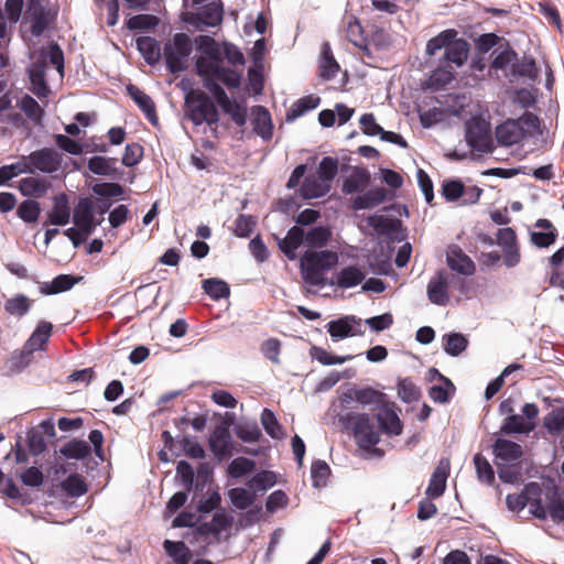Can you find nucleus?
<instances>
[{
    "label": "nucleus",
    "instance_id": "6e6552de",
    "mask_svg": "<svg viewBox=\"0 0 564 564\" xmlns=\"http://www.w3.org/2000/svg\"><path fill=\"white\" fill-rule=\"evenodd\" d=\"M33 174L39 171L44 174H53L61 169L62 154L53 148H43L24 155Z\"/></svg>",
    "mask_w": 564,
    "mask_h": 564
},
{
    "label": "nucleus",
    "instance_id": "13d9d810",
    "mask_svg": "<svg viewBox=\"0 0 564 564\" xmlns=\"http://www.w3.org/2000/svg\"><path fill=\"white\" fill-rule=\"evenodd\" d=\"M443 384L432 386L429 395L434 402L446 403L455 393V386L449 379H444Z\"/></svg>",
    "mask_w": 564,
    "mask_h": 564
},
{
    "label": "nucleus",
    "instance_id": "864d4df0",
    "mask_svg": "<svg viewBox=\"0 0 564 564\" xmlns=\"http://www.w3.org/2000/svg\"><path fill=\"white\" fill-rule=\"evenodd\" d=\"M28 74L31 83V91L40 99L48 97L51 89L45 80L46 72L28 69Z\"/></svg>",
    "mask_w": 564,
    "mask_h": 564
},
{
    "label": "nucleus",
    "instance_id": "79ce46f5",
    "mask_svg": "<svg viewBox=\"0 0 564 564\" xmlns=\"http://www.w3.org/2000/svg\"><path fill=\"white\" fill-rule=\"evenodd\" d=\"M32 307V300L24 294H17L8 299L4 303V310L8 314L15 317L25 316Z\"/></svg>",
    "mask_w": 564,
    "mask_h": 564
},
{
    "label": "nucleus",
    "instance_id": "bb28decb",
    "mask_svg": "<svg viewBox=\"0 0 564 564\" xmlns=\"http://www.w3.org/2000/svg\"><path fill=\"white\" fill-rule=\"evenodd\" d=\"M535 228H540L546 231H532L531 242L538 248H547L553 245L557 237V231L553 224L547 219H539L534 224Z\"/></svg>",
    "mask_w": 564,
    "mask_h": 564
},
{
    "label": "nucleus",
    "instance_id": "6ab92c4d",
    "mask_svg": "<svg viewBox=\"0 0 564 564\" xmlns=\"http://www.w3.org/2000/svg\"><path fill=\"white\" fill-rule=\"evenodd\" d=\"M128 95L131 99L138 105V107L143 111L145 118L153 124L156 126L159 122V118L155 110V105L152 98L142 91L139 87L134 85L127 86Z\"/></svg>",
    "mask_w": 564,
    "mask_h": 564
},
{
    "label": "nucleus",
    "instance_id": "58836bf2",
    "mask_svg": "<svg viewBox=\"0 0 564 564\" xmlns=\"http://www.w3.org/2000/svg\"><path fill=\"white\" fill-rule=\"evenodd\" d=\"M343 26L346 29V37L350 43L357 47H361L365 44L364 29L355 15L344 17Z\"/></svg>",
    "mask_w": 564,
    "mask_h": 564
},
{
    "label": "nucleus",
    "instance_id": "473e14b6",
    "mask_svg": "<svg viewBox=\"0 0 564 564\" xmlns=\"http://www.w3.org/2000/svg\"><path fill=\"white\" fill-rule=\"evenodd\" d=\"M26 19L31 22L30 31L32 35H42L48 23L45 8L39 3H31L26 11Z\"/></svg>",
    "mask_w": 564,
    "mask_h": 564
},
{
    "label": "nucleus",
    "instance_id": "4be33fe9",
    "mask_svg": "<svg viewBox=\"0 0 564 564\" xmlns=\"http://www.w3.org/2000/svg\"><path fill=\"white\" fill-rule=\"evenodd\" d=\"M492 54L494 58L490 64V69L496 72L501 70L505 75L506 73H509L517 57V52L511 47L509 42L505 41V43L500 44Z\"/></svg>",
    "mask_w": 564,
    "mask_h": 564
},
{
    "label": "nucleus",
    "instance_id": "4d7b16f0",
    "mask_svg": "<svg viewBox=\"0 0 564 564\" xmlns=\"http://www.w3.org/2000/svg\"><path fill=\"white\" fill-rule=\"evenodd\" d=\"M40 214L41 205L34 199L23 200L17 209L18 217L21 218L24 223L37 221Z\"/></svg>",
    "mask_w": 564,
    "mask_h": 564
},
{
    "label": "nucleus",
    "instance_id": "72a5a7b5",
    "mask_svg": "<svg viewBox=\"0 0 564 564\" xmlns=\"http://www.w3.org/2000/svg\"><path fill=\"white\" fill-rule=\"evenodd\" d=\"M319 76L324 80H330L336 77L339 70V64L336 62L330 45L328 43H324L322 46V54L319 61Z\"/></svg>",
    "mask_w": 564,
    "mask_h": 564
},
{
    "label": "nucleus",
    "instance_id": "1a4fd4ad",
    "mask_svg": "<svg viewBox=\"0 0 564 564\" xmlns=\"http://www.w3.org/2000/svg\"><path fill=\"white\" fill-rule=\"evenodd\" d=\"M326 329L334 341H339L347 337L362 336V319L355 315H346L333 319L326 324Z\"/></svg>",
    "mask_w": 564,
    "mask_h": 564
},
{
    "label": "nucleus",
    "instance_id": "9d476101",
    "mask_svg": "<svg viewBox=\"0 0 564 564\" xmlns=\"http://www.w3.org/2000/svg\"><path fill=\"white\" fill-rule=\"evenodd\" d=\"M95 207L90 198L79 199L73 215V221L77 228L85 231L86 235H91L99 221H95Z\"/></svg>",
    "mask_w": 564,
    "mask_h": 564
},
{
    "label": "nucleus",
    "instance_id": "7ed1b4c3",
    "mask_svg": "<svg viewBox=\"0 0 564 564\" xmlns=\"http://www.w3.org/2000/svg\"><path fill=\"white\" fill-rule=\"evenodd\" d=\"M346 429L352 431L357 445L362 449H370L380 442L379 432L367 413L348 412L339 417Z\"/></svg>",
    "mask_w": 564,
    "mask_h": 564
},
{
    "label": "nucleus",
    "instance_id": "0e129e2a",
    "mask_svg": "<svg viewBox=\"0 0 564 564\" xmlns=\"http://www.w3.org/2000/svg\"><path fill=\"white\" fill-rule=\"evenodd\" d=\"M256 463L246 457H237L228 466V473L232 478H240L253 471Z\"/></svg>",
    "mask_w": 564,
    "mask_h": 564
},
{
    "label": "nucleus",
    "instance_id": "c03bdc74",
    "mask_svg": "<svg viewBox=\"0 0 564 564\" xmlns=\"http://www.w3.org/2000/svg\"><path fill=\"white\" fill-rule=\"evenodd\" d=\"M117 159L105 156H93L88 160V169L91 173L102 176H115Z\"/></svg>",
    "mask_w": 564,
    "mask_h": 564
},
{
    "label": "nucleus",
    "instance_id": "2eb2a0df",
    "mask_svg": "<svg viewBox=\"0 0 564 564\" xmlns=\"http://www.w3.org/2000/svg\"><path fill=\"white\" fill-rule=\"evenodd\" d=\"M492 452L496 456L498 467L519 460L523 454L521 445L506 438H497L492 445Z\"/></svg>",
    "mask_w": 564,
    "mask_h": 564
},
{
    "label": "nucleus",
    "instance_id": "a18cd8bd",
    "mask_svg": "<svg viewBox=\"0 0 564 564\" xmlns=\"http://www.w3.org/2000/svg\"><path fill=\"white\" fill-rule=\"evenodd\" d=\"M23 173L33 174V170L30 164H28L25 156H22V159L15 163L0 167V185H7L10 180Z\"/></svg>",
    "mask_w": 564,
    "mask_h": 564
},
{
    "label": "nucleus",
    "instance_id": "5701e85b",
    "mask_svg": "<svg viewBox=\"0 0 564 564\" xmlns=\"http://www.w3.org/2000/svg\"><path fill=\"white\" fill-rule=\"evenodd\" d=\"M470 46L469 43L457 36L452 40L447 50L444 52V62L446 65L453 64L455 67H460L465 64L468 57Z\"/></svg>",
    "mask_w": 564,
    "mask_h": 564
},
{
    "label": "nucleus",
    "instance_id": "338daca9",
    "mask_svg": "<svg viewBox=\"0 0 564 564\" xmlns=\"http://www.w3.org/2000/svg\"><path fill=\"white\" fill-rule=\"evenodd\" d=\"M338 172V162L336 159L325 156L318 164L316 176L321 177L327 184L332 185V181Z\"/></svg>",
    "mask_w": 564,
    "mask_h": 564
},
{
    "label": "nucleus",
    "instance_id": "680f3d73",
    "mask_svg": "<svg viewBox=\"0 0 564 564\" xmlns=\"http://www.w3.org/2000/svg\"><path fill=\"white\" fill-rule=\"evenodd\" d=\"M257 226V218L251 215L240 214L235 220L234 234L240 238H248Z\"/></svg>",
    "mask_w": 564,
    "mask_h": 564
},
{
    "label": "nucleus",
    "instance_id": "de8ad7c7",
    "mask_svg": "<svg viewBox=\"0 0 564 564\" xmlns=\"http://www.w3.org/2000/svg\"><path fill=\"white\" fill-rule=\"evenodd\" d=\"M543 426L553 436L561 434L564 431V406L551 410L543 417Z\"/></svg>",
    "mask_w": 564,
    "mask_h": 564
},
{
    "label": "nucleus",
    "instance_id": "412c9836",
    "mask_svg": "<svg viewBox=\"0 0 564 564\" xmlns=\"http://www.w3.org/2000/svg\"><path fill=\"white\" fill-rule=\"evenodd\" d=\"M447 265L453 270L464 275H471L475 272V263L473 260L463 252V250L453 246L447 252Z\"/></svg>",
    "mask_w": 564,
    "mask_h": 564
},
{
    "label": "nucleus",
    "instance_id": "f3484780",
    "mask_svg": "<svg viewBox=\"0 0 564 564\" xmlns=\"http://www.w3.org/2000/svg\"><path fill=\"white\" fill-rule=\"evenodd\" d=\"M427 297L431 303L445 306L449 302L448 282L444 271H438L427 284Z\"/></svg>",
    "mask_w": 564,
    "mask_h": 564
},
{
    "label": "nucleus",
    "instance_id": "603ef678",
    "mask_svg": "<svg viewBox=\"0 0 564 564\" xmlns=\"http://www.w3.org/2000/svg\"><path fill=\"white\" fill-rule=\"evenodd\" d=\"M62 488L72 498H78L88 490L87 485L79 474H70L62 481Z\"/></svg>",
    "mask_w": 564,
    "mask_h": 564
},
{
    "label": "nucleus",
    "instance_id": "a211bd4d",
    "mask_svg": "<svg viewBox=\"0 0 564 564\" xmlns=\"http://www.w3.org/2000/svg\"><path fill=\"white\" fill-rule=\"evenodd\" d=\"M449 471V460L446 458H442L437 465V467L434 469L427 489H426V496L429 498H438L441 497L446 488V479Z\"/></svg>",
    "mask_w": 564,
    "mask_h": 564
},
{
    "label": "nucleus",
    "instance_id": "774afa93",
    "mask_svg": "<svg viewBox=\"0 0 564 564\" xmlns=\"http://www.w3.org/2000/svg\"><path fill=\"white\" fill-rule=\"evenodd\" d=\"M221 110L230 116L231 120L238 126L242 127L247 122V108L238 104L237 101L229 100L227 104L223 105L220 107Z\"/></svg>",
    "mask_w": 564,
    "mask_h": 564
},
{
    "label": "nucleus",
    "instance_id": "aec40b11",
    "mask_svg": "<svg viewBox=\"0 0 564 564\" xmlns=\"http://www.w3.org/2000/svg\"><path fill=\"white\" fill-rule=\"evenodd\" d=\"M53 332V325L50 322L41 321L29 339L23 346V350L28 354H32L36 350L44 349Z\"/></svg>",
    "mask_w": 564,
    "mask_h": 564
},
{
    "label": "nucleus",
    "instance_id": "3c124183",
    "mask_svg": "<svg viewBox=\"0 0 564 564\" xmlns=\"http://www.w3.org/2000/svg\"><path fill=\"white\" fill-rule=\"evenodd\" d=\"M20 109L34 123H40L44 116V111L39 102L30 95L22 96L19 102Z\"/></svg>",
    "mask_w": 564,
    "mask_h": 564
},
{
    "label": "nucleus",
    "instance_id": "c85d7f7f",
    "mask_svg": "<svg viewBox=\"0 0 564 564\" xmlns=\"http://www.w3.org/2000/svg\"><path fill=\"white\" fill-rule=\"evenodd\" d=\"M330 191V184H327L315 174L308 175L304 178L300 188L301 195L305 199L321 198Z\"/></svg>",
    "mask_w": 564,
    "mask_h": 564
},
{
    "label": "nucleus",
    "instance_id": "09e8293b",
    "mask_svg": "<svg viewBox=\"0 0 564 564\" xmlns=\"http://www.w3.org/2000/svg\"><path fill=\"white\" fill-rule=\"evenodd\" d=\"M310 356L312 359L317 360L324 366L341 365L348 360H351L354 356H335L329 354L326 349L317 346H312L310 349Z\"/></svg>",
    "mask_w": 564,
    "mask_h": 564
},
{
    "label": "nucleus",
    "instance_id": "2f4dec72",
    "mask_svg": "<svg viewBox=\"0 0 564 564\" xmlns=\"http://www.w3.org/2000/svg\"><path fill=\"white\" fill-rule=\"evenodd\" d=\"M137 48L149 65H155L161 59L163 53L159 42L151 36H140L137 39Z\"/></svg>",
    "mask_w": 564,
    "mask_h": 564
},
{
    "label": "nucleus",
    "instance_id": "f257e3e1",
    "mask_svg": "<svg viewBox=\"0 0 564 564\" xmlns=\"http://www.w3.org/2000/svg\"><path fill=\"white\" fill-rule=\"evenodd\" d=\"M338 263V254L330 250L306 251L300 260L303 281L313 286H324L325 273Z\"/></svg>",
    "mask_w": 564,
    "mask_h": 564
},
{
    "label": "nucleus",
    "instance_id": "9b49d317",
    "mask_svg": "<svg viewBox=\"0 0 564 564\" xmlns=\"http://www.w3.org/2000/svg\"><path fill=\"white\" fill-rule=\"evenodd\" d=\"M377 421L382 433L390 436H398L402 433L403 426L393 403H382L377 413Z\"/></svg>",
    "mask_w": 564,
    "mask_h": 564
},
{
    "label": "nucleus",
    "instance_id": "c756f323",
    "mask_svg": "<svg viewBox=\"0 0 564 564\" xmlns=\"http://www.w3.org/2000/svg\"><path fill=\"white\" fill-rule=\"evenodd\" d=\"M387 198V189L383 187H376L356 196L352 199L351 206L355 210H362L376 207L383 203Z\"/></svg>",
    "mask_w": 564,
    "mask_h": 564
},
{
    "label": "nucleus",
    "instance_id": "393cba45",
    "mask_svg": "<svg viewBox=\"0 0 564 564\" xmlns=\"http://www.w3.org/2000/svg\"><path fill=\"white\" fill-rule=\"evenodd\" d=\"M50 183L44 177L29 176L19 181L18 189L22 196L42 198L46 195Z\"/></svg>",
    "mask_w": 564,
    "mask_h": 564
},
{
    "label": "nucleus",
    "instance_id": "bf43d9fd",
    "mask_svg": "<svg viewBox=\"0 0 564 564\" xmlns=\"http://www.w3.org/2000/svg\"><path fill=\"white\" fill-rule=\"evenodd\" d=\"M329 236V230L322 226L313 227L306 232L304 231L305 243L310 248L324 247L327 243Z\"/></svg>",
    "mask_w": 564,
    "mask_h": 564
},
{
    "label": "nucleus",
    "instance_id": "a878e982",
    "mask_svg": "<svg viewBox=\"0 0 564 564\" xmlns=\"http://www.w3.org/2000/svg\"><path fill=\"white\" fill-rule=\"evenodd\" d=\"M80 280L82 276H75L72 274H58L51 282H42L40 284V292L44 295H54L66 292L69 291Z\"/></svg>",
    "mask_w": 564,
    "mask_h": 564
},
{
    "label": "nucleus",
    "instance_id": "e2e57ef3",
    "mask_svg": "<svg viewBox=\"0 0 564 564\" xmlns=\"http://www.w3.org/2000/svg\"><path fill=\"white\" fill-rule=\"evenodd\" d=\"M176 478L186 491L194 489L195 473L192 465L186 460H180L176 466Z\"/></svg>",
    "mask_w": 564,
    "mask_h": 564
},
{
    "label": "nucleus",
    "instance_id": "37998d69",
    "mask_svg": "<svg viewBox=\"0 0 564 564\" xmlns=\"http://www.w3.org/2000/svg\"><path fill=\"white\" fill-rule=\"evenodd\" d=\"M468 339L460 333H449L443 336V347L447 355L452 357L459 356L466 350Z\"/></svg>",
    "mask_w": 564,
    "mask_h": 564
},
{
    "label": "nucleus",
    "instance_id": "b1692460",
    "mask_svg": "<svg viewBox=\"0 0 564 564\" xmlns=\"http://www.w3.org/2000/svg\"><path fill=\"white\" fill-rule=\"evenodd\" d=\"M276 240L280 250L285 254V257L289 260H294L296 258L295 251L303 242H305L304 229L299 226H293L289 229L283 239L276 238Z\"/></svg>",
    "mask_w": 564,
    "mask_h": 564
},
{
    "label": "nucleus",
    "instance_id": "f8f14e48",
    "mask_svg": "<svg viewBox=\"0 0 564 564\" xmlns=\"http://www.w3.org/2000/svg\"><path fill=\"white\" fill-rule=\"evenodd\" d=\"M218 1L219 0H194V4L198 6L195 19L206 26L220 24L223 21V8Z\"/></svg>",
    "mask_w": 564,
    "mask_h": 564
},
{
    "label": "nucleus",
    "instance_id": "8fccbe9b",
    "mask_svg": "<svg viewBox=\"0 0 564 564\" xmlns=\"http://www.w3.org/2000/svg\"><path fill=\"white\" fill-rule=\"evenodd\" d=\"M370 182V174L367 170H357L350 175L348 178L344 181L343 192L345 194H352L365 186H367Z\"/></svg>",
    "mask_w": 564,
    "mask_h": 564
},
{
    "label": "nucleus",
    "instance_id": "0eeeda50",
    "mask_svg": "<svg viewBox=\"0 0 564 564\" xmlns=\"http://www.w3.org/2000/svg\"><path fill=\"white\" fill-rule=\"evenodd\" d=\"M466 141L480 153H491L495 149L490 123L481 118H473L466 122Z\"/></svg>",
    "mask_w": 564,
    "mask_h": 564
},
{
    "label": "nucleus",
    "instance_id": "ea45409f",
    "mask_svg": "<svg viewBox=\"0 0 564 564\" xmlns=\"http://www.w3.org/2000/svg\"><path fill=\"white\" fill-rule=\"evenodd\" d=\"M547 517L555 524H564V494L560 492L556 487L547 497Z\"/></svg>",
    "mask_w": 564,
    "mask_h": 564
},
{
    "label": "nucleus",
    "instance_id": "ddd939ff",
    "mask_svg": "<svg viewBox=\"0 0 564 564\" xmlns=\"http://www.w3.org/2000/svg\"><path fill=\"white\" fill-rule=\"evenodd\" d=\"M365 278L366 273L358 265H346L335 272L327 284L346 290L359 285Z\"/></svg>",
    "mask_w": 564,
    "mask_h": 564
},
{
    "label": "nucleus",
    "instance_id": "5fc2aeb1",
    "mask_svg": "<svg viewBox=\"0 0 564 564\" xmlns=\"http://www.w3.org/2000/svg\"><path fill=\"white\" fill-rule=\"evenodd\" d=\"M228 496L231 503L239 510L248 509L256 501V494L241 487L230 489Z\"/></svg>",
    "mask_w": 564,
    "mask_h": 564
},
{
    "label": "nucleus",
    "instance_id": "20e7f679",
    "mask_svg": "<svg viewBox=\"0 0 564 564\" xmlns=\"http://www.w3.org/2000/svg\"><path fill=\"white\" fill-rule=\"evenodd\" d=\"M185 107L188 119L195 126H200L202 123L213 126L219 121L217 107L204 91H189L185 96Z\"/></svg>",
    "mask_w": 564,
    "mask_h": 564
},
{
    "label": "nucleus",
    "instance_id": "6e6d98bb",
    "mask_svg": "<svg viewBox=\"0 0 564 564\" xmlns=\"http://www.w3.org/2000/svg\"><path fill=\"white\" fill-rule=\"evenodd\" d=\"M59 452L67 458L84 459L90 454V446L85 441L74 440L66 443Z\"/></svg>",
    "mask_w": 564,
    "mask_h": 564
},
{
    "label": "nucleus",
    "instance_id": "f03ea898",
    "mask_svg": "<svg viewBox=\"0 0 564 564\" xmlns=\"http://www.w3.org/2000/svg\"><path fill=\"white\" fill-rule=\"evenodd\" d=\"M197 75L203 79L204 87L212 94L219 107L231 100L220 83L228 89H236L240 87L242 78L241 73L229 67L218 68L215 73Z\"/></svg>",
    "mask_w": 564,
    "mask_h": 564
},
{
    "label": "nucleus",
    "instance_id": "e433bc0d",
    "mask_svg": "<svg viewBox=\"0 0 564 564\" xmlns=\"http://www.w3.org/2000/svg\"><path fill=\"white\" fill-rule=\"evenodd\" d=\"M321 98L316 95H308L297 99L286 112V120L293 121L310 110L317 108Z\"/></svg>",
    "mask_w": 564,
    "mask_h": 564
},
{
    "label": "nucleus",
    "instance_id": "4468645a",
    "mask_svg": "<svg viewBox=\"0 0 564 564\" xmlns=\"http://www.w3.org/2000/svg\"><path fill=\"white\" fill-rule=\"evenodd\" d=\"M495 135L500 145L510 147L523 140L527 135V130L520 128L514 119H509L496 128Z\"/></svg>",
    "mask_w": 564,
    "mask_h": 564
},
{
    "label": "nucleus",
    "instance_id": "c9c22d12",
    "mask_svg": "<svg viewBox=\"0 0 564 564\" xmlns=\"http://www.w3.org/2000/svg\"><path fill=\"white\" fill-rule=\"evenodd\" d=\"M535 429L534 422H525V419L519 414L508 415L501 427L500 432L503 434H528Z\"/></svg>",
    "mask_w": 564,
    "mask_h": 564
},
{
    "label": "nucleus",
    "instance_id": "69168bd1",
    "mask_svg": "<svg viewBox=\"0 0 564 564\" xmlns=\"http://www.w3.org/2000/svg\"><path fill=\"white\" fill-rule=\"evenodd\" d=\"M276 484V476L273 471L263 470L256 474L249 481L248 487L251 489H258L260 491H267Z\"/></svg>",
    "mask_w": 564,
    "mask_h": 564
},
{
    "label": "nucleus",
    "instance_id": "dca6fc26",
    "mask_svg": "<svg viewBox=\"0 0 564 564\" xmlns=\"http://www.w3.org/2000/svg\"><path fill=\"white\" fill-rule=\"evenodd\" d=\"M506 77H508L510 82L520 78L529 79L531 82L536 80L539 77V68L536 66L535 59L528 55H523L522 58L517 56L513 66L510 68V72L506 73Z\"/></svg>",
    "mask_w": 564,
    "mask_h": 564
},
{
    "label": "nucleus",
    "instance_id": "49530a36",
    "mask_svg": "<svg viewBox=\"0 0 564 564\" xmlns=\"http://www.w3.org/2000/svg\"><path fill=\"white\" fill-rule=\"evenodd\" d=\"M205 293L215 301L227 299L230 295V289L227 282L210 278L203 281Z\"/></svg>",
    "mask_w": 564,
    "mask_h": 564
},
{
    "label": "nucleus",
    "instance_id": "7c9ffc66",
    "mask_svg": "<svg viewBox=\"0 0 564 564\" xmlns=\"http://www.w3.org/2000/svg\"><path fill=\"white\" fill-rule=\"evenodd\" d=\"M212 452L219 457L231 454V436L227 429L217 426L209 437Z\"/></svg>",
    "mask_w": 564,
    "mask_h": 564
},
{
    "label": "nucleus",
    "instance_id": "423d86ee",
    "mask_svg": "<svg viewBox=\"0 0 564 564\" xmlns=\"http://www.w3.org/2000/svg\"><path fill=\"white\" fill-rule=\"evenodd\" d=\"M195 44L196 48L203 54L195 62L197 74L215 73L218 68L225 67L221 57V45L212 36L198 35L195 39Z\"/></svg>",
    "mask_w": 564,
    "mask_h": 564
},
{
    "label": "nucleus",
    "instance_id": "a19ab883",
    "mask_svg": "<svg viewBox=\"0 0 564 564\" xmlns=\"http://www.w3.org/2000/svg\"><path fill=\"white\" fill-rule=\"evenodd\" d=\"M457 31L454 29H447L438 33L436 36L432 37L426 43V54L429 56H434L438 51L447 50L452 40H455L457 36Z\"/></svg>",
    "mask_w": 564,
    "mask_h": 564
},
{
    "label": "nucleus",
    "instance_id": "4c0bfd02",
    "mask_svg": "<svg viewBox=\"0 0 564 564\" xmlns=\"http://www.w3.org/2000/svg\"><path fill=\"white\" fill-rule=\"evenodd\" d=\"M163 547L166 554L172 557L176 564H189L192 553L183 541L165 540Z\"/></svg>",
    "mask_w": 564,
    "mask_h": 564
},
{
    "label": "nucleus",
    "instance_id": "cd10ccee",
    "mask_svg": "<svg viewBox=\"0 0 564 564\" xmlns=\"http://www.w3.org/2000/svg\"><path fill=\"white\" fill-rule=\"evenodd\" d=\"M53 208L48 214L52 225L65 226L70 218L69 202L66 194L61 193L53 198Z\"/></svg>",
    "mask_w": 564,
    "mask_h": 564
},
{
    "label": "nucleus",
    "instance_id": "f704fd0d",
    "mask_svg": "<svg viewBox=\"0 0 564 564\" xmlns=\"http://www.w3.org/2000/svg\"><path fill=\"white\" fill-rule=\"evenodd\" d=\"M253 130L263 140H270L272 138V120L269 110L263 106H257L253 109Z\"/></svg>",
    "mask_w": 564,
    "mask_h": 564
},
{
    "label": "nucleus",
    "instance_id": "39448f33",
    "mask_svg": "<svg viewBox=\"0 0 564 564\" xmlns=\"http://www.w3.org/2000/svg\"><path fill=\"white\" fill-rule=\"evenodd\" d=\"M192 50L193 44L187 34H174L172 40L167 41L163 48L166 69L172 74L185 70Z\"/></svg>",
    "mask_w": 564,
    "mask_h": 564
},
{
    "label": "nucleus",
    "instance_id": "052dcab7",
    "mask_svg": "<svg viewBox=\"0 0 564 564\" xmlns=\"http://www.w3.org/2000/svg\"><path fill=\"white\" fill-rule=\"evenodd\" d=\"M474 464L478 479L487 485H491L495 481V471L488 459L480 453H477L474 456Z\"/></svg>",
    "mask_w": 564,
    "mask_h": 564
}]
</instances>
